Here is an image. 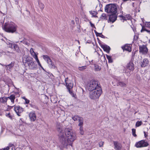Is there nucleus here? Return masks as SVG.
Returning <instances> with one entry per match:
<instances>
[{
	"label": "nucleus",
	"mask_w": 150,
	"mask_h": 150,
	"mask_svg": "<svg viewBox=\"0 0 150 150\" xmlns=\"http://www.w3.org/2000/svg\"><path fill=\"white\" fill-rule=\"evenodd\" d=\"M68 78H67L65 79V80L66 87L70 94L72 97H74V94L72 91V88L73 86V84L71 81H68Z\"/></svg>",
	"instance_id": "0eeeda50"
},
{
	"label": "nucleus",
	"mask_w": 150,
	"mask_h": 150,
	"mask_svg": "<svg viewBox=\"0 0 150 150\" xmlns=\"http://www.w3.org/2000/svg\"><path fill=\"white\" fill-rule=\"evenodd\" d=\"M71 23L73 24H74V22L73 20L71 21Z\"/></svg>",
	"instance_id": "603ef678"
},
{
	"label": "nucleus",
	"mask_w": 150,
	"mask_h": 150,
	"mask_svg": "<svg viewBox=\"0 0 150 150\" xmlns=\"http://www.w3.org/2000/svg\"><path fill=\"white\" fill-rule=\"evenodd\" d=\"M90 23L91 25V26L92 28H96V27L91 22H90Z\"/></svg>",
	"instance_id": "c03bdc74"
},
{
	"label": "nucleus",
	"mask_w": 150,
	"mask_h": 150,
	"mask_svg": "<svg viewBox=\"0 0 150 150\" xmlns=\"http://www.w3.org/2000/svg\"><path fill=\"white\" fill-rule=\"evenodd\" d=\"M42 68V69L43 70H44V69L42 67V66H41V67H40Z\"/></svg>",
	"instance_id": "864d4df0"
},
{
	"label": "nucleus",
	"mask_w": 150,
	"mask_h": 150,
	"mask_svg": "<svg viewBox=\"0 0 150 150\" xmlns=\"http://www.w3.org/2000/svg\"><path fill=\"white\" fill-rule=\"evenodd\" d=\"M14 44L12 43H9V47L10 48H11L12 49H13V45Z\"/></svg>",
	"instance_id": "a19ab883"
},
{
	"label": "nucleus",
	"mask_w": 150,
	"mask_h": 150,
	"mask_svg": "<svg viewBox=\"0 0 150 150\" xmlns=\"http://www.w3.org/2000/svg\"><path fill=\"white\" fill-rule=\"evenodd\" d=\"M132 134L133 135L134 137H137V135L136 134V129H132Z\"/></svg>",
	"instance_id": "c9c22d12"
},
{
	"label": "nucleus",
	"mask_w": 150,
	"mask_h": 150,
	"mask_svg": "<svg viewBox=\"0 0 150 150\" xmlns=\"http://www.w3.org/2000/svg\"><path fill=\"white\" fill-rule=\"evenodd\" d=\"M7 100V97H3L0 98V102L1 103L4 104L6 103Z\"/></svg>",
	"instance_id": "5701e85b"
},
{
	"label": "nucleus",
	"mask_w": 150,
	"mask_h": 150,
	"mask_svg": "<svg viewBox=\"0 0 150 150\" xmlns=\"http://www.w3.org/2000/svg\"><path fill=\"white\" fill-rule=\"evenodd\" d=\"M89 91L90 92L89 93V97L91 99L94 100L98 99L102 93V88Z\"/></svg>",
	"instance_id": "20e7f679"
},
{
	"label": "nucleus",
	"mask_w": 150,
	"mask_h": 150,
	"mask_svg": "<svg viewBox=\"0 0 150 150\" xmlns=\"http://www.w3.org/2000/svg\"><path fill=\"white\" fill-rule=\"evenodd\" d=\"M40 7L41 9H43L44 7V4L42 3H39Z\"/></svg>",
	"instance_id": "ea45409f"
},
{
	"label": "nucleus",
	"mask_w": 150,
	"mask_h": 150,
	"mask_svg": "<svg viewBox=\"0 0 150 150\" xmlns=\"http://www.w3.org/2000/svg\"><path fill=\"white\" fill-rule=\"evenodd\" d=\"M100 35H99V37H100L102 38H105V36L103 35L102 34V33H99Z\"/></svg>",
	"instance_id": "37998d69"
},
{
	"label": "nucleus",
	"mask_w": 150,
	"mask_h": 150,
	"mask_svg": "<svg viewBox=\"0 0 150 150\" xmlns=\"http://www.w3.org/2000/svg\"><path fill=\"white\" fill-rule=\"evenodd\" d=\"M87 67L86 66H83L81 67H79L78 68L79 69L80 71H83L84 69H86Z\"/></svg>",
	"instance_id": "72a5a7b5"
},
{
	"label": "nucleus",
	"mask_w": 150,
	"mask_h": 150,
	"mask_svg": "<svg viewBox=\"0 0 150 150\" xmlns=\"http://www.w3.org/2000/svg\"><path fill=\"white\" fill-rule=\"evenodd\" d=\"M122 18L123 20H127V19L125 17L123 16H122Z\"/></svg>",
	"instance_id": "8fccbe9b"
},
{
	"label": "nucleus",
	"mask_w": 150,
	"mask_h": 150,
	"mask_svg": "<svg viewBox=\"0 0 150 150\" xmlns=\"http://www.w3.org/2000/svg\"><path fill=\"white\" fill-rule=\"evenodd\" d=\"M128 17H129V18H128L127 19H130V16H128Z\"/></svg>",
	"instance_id": "6e6d98bb"
},
{
	"label": "nucleus",
	"mask_w": 150,
	"mask_h": 150,
	"mask_svg": "<svg viewBox=\"0 0 150 150\" xmlns=\"http://www.w3.org/2000/svg\"><path fill=\"white\" fill-rule=\"evenodd\" d=\"M25 103L28 104L29 103L30 101L29 100L27 99H26L25 100Z\"/></svg>",
	"instance_id": "49530a36"
},
{
	"label": "nucleus",
	"mask_w": 150,
	"mask_h": 150,
	"mask_svg": "<svg viewBox=\"0 0 150 150\" xmlns=\"http://www.w3.org/2000/svg\"><path fill=\"white\" fill-rule=\"evenodd\" d=\"M116 14L112 13V14L109 16V19L110 22L113 23L116 21L117 18Z\"/></svg>",
	"instance_id": "2eb2a0df"
},
{
	"label": "nucleus",
	"mask_w": 150,
	"mask_h": 150,
	"mask_svg": "<svg viewBox=\"0 0 150 150\" xmlns=\"http://www.w3.org/2000/svg\"><path fill=\"white\" fill-rule=\"evenodd\" d=\"M22 98L24 99L25 100L26 99H27L26 98H25V97H22Z\"/></svg>",
	"instance_id": "3c124183"
},
{
	"label": "nucleus",
	"mask_w": 150,
	"mask_h": 150,
	"mask_svg": "<svg viewBox=\"0 0 150 150\" xmlns=\"http://www.w3.org/2000/svg\"><path fill=\"white\" fill-rule=\"evenodd\" d=\"M94 32L96 34V35H97V34H99V33H98L95 30H94Z\"/></svg>",
	"instance_id": "09e8293b"
},
{
	"label": "nucleus",
	"mask_w": 150,
	"mask_h": 150,
	"mask_svg": "<svg viewBox=\"0 0 150 150\" xmlns=\"http://www.w3.org/2000/svg\"><path fill=\"white\" fill-rule=\"evenodd\" d=\"M126 85V83L123 81H118L117 83V86H120L121 87H124Z\"/></svg>",
	"instance_id": "4be33fe9"
},
{
	"label": "nucleus",
	"mask_w": 150,
	"mask_h": 150,
	"mask_svg": "<svg viewBox=\"0 0 150 150\" xmlns=\"http://www.w3.org/2000/svg\"><path fill=\"white\" fill-rule=\"evenodd\" d=\"M13 45V48L17 52H19L20 50L18 45L15 44H14Z\"/></svg>",
	"instance_id": "bb28decb"
},
{
	"label": "nucleus",
	"mask_w": 150,
	"mask_h": 150,
	"mask_svg": "<svg viewBox=\"0 0 150 150\" xmlns=\"http://www.w3.org/2000/svg\"><path fill=\"white\" fill-rule=\"evenodd\" d=\"M15 1L16 2L17 1H18V0H15Z\"/></svg>",
	"instance_id": "bf43d9fd"
},
{
	"label": "nucleus",
	"mask_w": 150,
	"mask_h": 150,
	"mask_svg": "<svg viewBox=\"0 0 150 150\" xmlns=\"http://www.w3.org/2000/svg\"><path fill=\"white\" fill-rule=\"evenodd\" d=\"M97 36H99V35H100V34H97V35H96Z\"/></svg>",
	"instance_id": "5fc2aeb1"
},
{
	"label": "nucleus",
	"mask_w": 150,
	"mask_h": 150,
	"mask_svg": "<svg viewBox=\"0 0 150 150\" xmlns=\"http://www.w3.org/2000/svg\"><path fill=\"white\" fill-rule=\"evenodd\" d=\"M100 18L102 20H107V17L105 14L103 13L100 17Z\"/></svg>",
	"instance_id": "a878e982"
},
{
	"label": "nucleus",
	"mask_w": 150,
	"mask_h": 150,
	"mask_svg": "<svg viewBox=\"0 0 150 150\" xmlns=\"http://www.w3.org/2000/svg\"><path fill=\"white\" fill-rule=\"evenodd\" d=\"M14 62H12L10 64L8 65H5L4 66L6 67L7 69L10 70L14 66Z\"/></svg>",
	"instance_id": "412c9836"
},
{
	"label": "nucleus",
	"mask_w": 150,
	"mask_h": 150,
	"mask_svg": "<svg viewBox=\"0 0 150 150\" xmlns=\"http://www.w3.org/2000/svg\"><path fill=\"white\" fill-rule=\"evenodd\" d=\"M25 64H27L31 69H35L37 65L33 61V59L31 58H27L26 59Z\"/></svg>",
	"instance_id": "423d86ee"
},
{
	"label": "nucleus",
	"mask_w": 150,
	"mask_h": 150,
	"mask_svg": "<svg viewBox=\"0 0 150 150\" xmlns=\"http://www.w3.org/2000/svg\"><path fill=\"white\" fill-rule=\"evenodd\" d=\"M29 117L31 121L34 122L36 119V114L34 112H32L29 114Z\"/></svg>",
	"instance_id": "4468645a"
},
{
	"label": "nucleus",
	"mask_w": 150,
	"mask_h": 150,
	"mask_svg": "<svg viewBox=\"0 0 150 150\" xmlns=\"http://www.w3.org/2000/svg\"><path fill=\"white\" fill-rule=\"evenodd\" d=\"M79 127L80 133L81 135H83L84 134V131L83 129V126H79Z\"/></svg>",
	"instance_id": "7c9ffc66"
},
{
	"label": "nucleus",
	"mask_w": 150,
	"mask_h": 150,
	"mask_svg": "<svg viewBox=\"0 0 150 150\" xmlns=\"http://www.w3.org/2000/svg\"><path fill=\"white\" fill-rule=\"evenodd\" d=\"M19 42L27 45H28L29 44L28 42L25 39H24L23 40L19 41Z\"/></svg>",
	"instance_id": "c756f323"
},
{
	"label": "nucleus",
	"mask_w": 150,
	"mask_h": 150,
	"mask_svg": "<svg viewBox=\"0 0 150 150\" xmlns=\"http://www.w3.org/2000/svg\"><path fill=\"white\" fill-rule=\"evenodd\" d=\"M103 142H100L99 143V146L100 147H101L103 146Z\"/></svg>",
	"instance_id": "79ce46f5"
},
{
	"label": "nucleus",
	"mask_w": 150,
	"mask_h": 150,
	"mask_svg": "<svg viewBox=\"0 0 150 150\" xmlns=\"http://www.w3.org/2000/svg\"><path fill=\"white\" fill-rule=\"evenodd\" d=\"M126 67L127 69L131 71H133L134 69V64L131 62H129L127 64Z\"/></svg>",
	"instance_id": "f3484780"
},
{
	"label": "nucleus",
	"mask_w": 150,
	"mask_h": 150,
	"mask_svg": "<svg viewBox=\"0 0 150 150\" xmlns=\"http://www.w3.org/2000/svg\"><path fill=\"white\" fill-rule=\"evenodd\" d=\"M148 52V49L144 45L139 47V52L143 54H146Z\"/></svg>",
	"instance_id": "ddd939ff"
},
{
	"label": "nucleus",
	"mask_w": 150,
	"mask_h": 150,
	"mask_svg": "<svg viewBox=\"0 0 150 150\" xmlns=\"http://www.w3.org/2000/svg\"><path fill=\"white\" fill-rule=\"evenodd\" d=\"M87 88L89 91H92L102 88L100 82L95 80L91 81L87 84Z\"/></svg>",
	"instance_id": "7ed1b4c3"
},
{
	"label": "nucleus",
	"mask_w": 150,
	"mask_h": 150,
	"mask_svg": "<svg viewBox=\"0 0 150 150\" xmlns=\"http://www.w3.org/2000/svg\"><path fill=\"white\" fill-rule=\"evenodd\" d=\"M148 145L147 142L144 140H142L137 142L135 144V146L137 148H141L147 146Z\"/></svg>",
	"instance_id": "1a4fd4ad"
},
{
	"label": "nucleus",
	"mask_w": 150,
	"mask_h": 150,
	"mask_svg": "<svg viewBox=\"0 0 150 150\" xmlns=\"http://www.w3.org/2000/svg\"><path fill=\"white\" fill-rule=\"evenodd\" d=\"M30 52L31 55L34 58H35L36 56L38 57L35 52L33 51V49L32 48H31L30 50Z\"/></svg>",
	"instance_id": "b1692460"
},
{
	"label": "nucleus",
	"mask_w": 150,
	"mask_h": 150,
	"mask_svg": "<svg viewBox=\"0 0 150 150\" xmlns=\"http://www.w3.org/2000/svg\"><path fill=\"white\" fill-rule=\"evenodd\" d=\"M94 66L95 71H98L100 70V68H99V65L98 64H94Z\"/></svg>",
	"instance_id": "cd10ccee"
},
{
	"label": "nucleus",
	"mask_w": 150,
	"mask_h": 150,
	"mask_svg": "<svg viewBox=\"0 0 150 150\" xmlns=\"http://www.w3.org/2000/svg\"><path fill=\"white\" fill-rule=\"evenodd\" d=\"M149 43H150V39H149Z\"/></svg>",
	"instance_id": "4d7b16f0"
},
{
	"label": "nucleus",
	"mask_w": 150,
	"mask_h": 150,
	"mask_svg": "<svg viewBox=\"0 0 150 150\" xmlns=\"http://www.w3.org/2000/svg\"><path fill=\"white\" fill-rule=\"evenodd\" d=\"M78 43H79V40H78Z\"/></svg>",
	"instance_id": "052dcab7"
},
{
	"label": "nucleus",
	"mask_w": 150,
	"mask_h": 150,
	"mask_svg": "<svg viewBox=\"0 0 150 150\" xmlns=\"http://www.w3.org/2000/svg\"><path fill=\"white\" fill-rule=\"evenodd\" d=\"M78 43H79V40H78Z\"/></svg>",
	"instance_id": "680f3d73"
},
{
	"label": "nucleus",
	"mask_w": 150,
	"mask_h": 150,
	"mask_svg": "<svg viewBox=\"0 0 150 150\" xmlns=\"http://www.w3.org/2000/svg\"><path fill=\"white\" fill-rule=\"evenodd\" d=\"M144 135L145 137H146L148 136L147 133L146 132H144Z\"/></svg>",
	"instance_id": "de8ad7c7"
},
{
	"label": "nucleus",
	"mask_w": 150,
	"mask_h": 150,
	"mask_svg": "<svg viewBox=\"0 0 150 150\" xmlns=\"http://www.w3.org/2000/svg\"><path fill=\"white\" fill-rule=\"evenodd\" d=\"M117 6L113 4H107L105 7V11L108 13H117Z\"/></svg>",
	"instance_id": "39448f33"
},
{
	"label": "nucleus",
	"mask_w": 150,
	"mask_h": 150,
	"mask_svg": "<svg viewBox=\"0 0 150 150\" xmlns=\"http://www.w3.org/2000/svg\"><path fill=\"white\" fill-rule=\"evenodd\" d=\"M101 47L106 52L109 53L110 48L109 46L105 45H101Z\"/></svg>",
	"instance_id": "a211bd4d"
},
{
	"label": "nucleus",
	"mask_w": 150,
	"mask_h": 150,
	"mask_svg": "<svg viewBox=\"0 0 150 150\" xmlns=\"http://www.w3.org/2000/svg\"><path fill=\"white\" fill-rule=\"evenodd\" d=\"M6 117H9L11 119H12V116L10 115V114L9 112L8 113H6Z\"/></svg>",
	"instance_id": "58836bf2"
},
{
	"label": "nucleus",
	"mask_w": 150,
	"mask_h": 150,
	"mask_svg": "<svg viewBox=\"0 0 150 150\" xmlns=\"http://www.w3.org/2000/svg\"><path fill=\"white\" fill-rule=\"evenodd\" d=\"M145 31L147 33L150 34V30L148 29L146 27H142V29L141 30V32H142L143 31Z\"/></svg>",
	"instance_id": "393cba45"
},
{
	"label": "nucleus",
	"mask_w": 150,
	"mask_h": 150,
	"mask_svg": "<svg viewBox=\"0 0 150 150\" xmlns=\"http://www.w3.org/2000/svg\"><path fill=\"white\" fill-rule=\"evenodd\" d=\"M72 119L74 121H78L79 122L78 126H83V118L82 117L76 115L72 117Z\"/></svg>",
	"instance_id": "9d476101"
},
{
	"label": "nucleus",
	"mask_w": 150,
	"mask_h": 150,
	"mask_svg": "<svg viewBox=\"0 0 150 150\" xmlns=\"http://www.w3.org/2000/svg\"><path fill=\"white\" fill-rule=\"evenodd\" d=\"M106 56L108 60L109 63H111L113 62V60L111 56L107 54L106 55Z\"/></svg>",
	"instance_id": "c85d7f7f"
},
{
	"label": "nucleus",
	"mask_w": 150,
	"mask_h": 150,
	"mask_svg": "<svg viewBox=\"0 0 150 150\" xmlns=\"http://www.w3.org/2000/svg\"><path fill=\"white\" fill-rule=\"evenodd\" d=\"M90 13L93 16V17H96V16L97 14V12L95 11H91L90 12Z\"/></svg>",
	"instance_id": "2f4dec72"
},
{
	"label": "nucleus",
	"mask_w": 150,
	"mask_h": 150,
	"mask_svg": "<svg viewBox=\"0 0 150 150\" xmlns=\"http://www.w3.org/2000/svg\"><path fill=\"white\" fill-rule=\"evenodd\" d=\"M35 59L36 61L38 63V65L40 67H41V65L38 59V57L36 56L35 58Z\"/></svg>",
	"instance_id": "e433bc0d"
},
{
	"label": "nucleus",
	"mask_w": 150,
	"mask_h": 150,
	"mask_svg": "<svg viewBox=\"0 0 150 150\" xmlns=\"http://www.w3.org/2000/svg\"><path fill=\"white\" fill-rule=\"evenodd\" d=\"M17 26L13 22L6 23L4 25V30L8 33H13L15 32L17 29Z\"/></svg>",
	"instance_id": "f03ea898"
},
{
	"label": "nucleus",
	"mask_w": 150,
	"mask_h": 150,
	"mask_svg": "<svg viewBox=\"0 0 150 150\" xmlns=\"http://www.w3.org/2000/svg\"><path fill=\"white\" fill-rule=\"evenodd\" d=\"M122 48L123 50H125L129 52L131 51V47L130 46L128 45H125L124 46L122 47Z\"/></svg>",
	"instance_id": "6ab92c4d"
},
{
	"label": "nucleus",
	"mask_w": 150,
	"mask_h": 150,
	"mask_svg": "<svg viewBox=\"0 0 150 150\" xmlns=\"http://www.w3.org/2000/svg\"><path fill=\"white\" fill-rule=\"evenodd\" d=\"M9 149V147L7 146L6 148H4V149H0V150H8Z\"/></svg>",
	"instance_id": "a18cd8bd"
},
{
	"label": "nucleus",
	"mask_w": 150,
	"mask_h": 150,
	"mask_svg": "<svg viewBox=\"0 0 150 150\" xmlns=\"http://www.w3.org/2000/svg\"><path fill=\"white\" fill-rule=\"evenodd\" d=\"M149 63L148 59L147 58H144L143 61L141 62L140 64L142 67H145L149 64Z\"/></svg>",
	"instance_id": "dca6fc26"
},
{
	"label": "nucleus",
	"mask_w": 150,
	"mask_h": 150,
	"mask_svg": "<svg viewBox=\"0 0 150 150\" xmlns=\"http://www.w3.org/2000/svg\"><path fill=\"white\" fill-rule=\"evenodd\" d=\"M57 130L60 132L58 134L59 141L63 146L68 145L72 146L73 142L76 139L75 134L69 129H66L64 132L62 130V127L60 123L57 124Z\"/></svg>",
	"instance_id": "f257e3e1"
},
{
	"label": "nucleus",
	"mask_w": 150,
	"mask_h": 150,
	"mask_svg": "<svg viewBox=\"0 0 150 150\" xmlns=\"http://www.w3.org/2000/svg\"><path fill=\"white\" fill-rule=\"evenodd\" d=\"M30 105H31L32 107V105L31 104H30Z\"/></svg>",
	"instance_id": "13d9d810"
},
{
	"label": "nucleus",
	"mask_w": 150,
	"mask_h": 150,
	"mask_svg": "<svg viewBox=\"0 0 150 150\" xmlns=\"http://www.w3.org/2000/svg\"><path fill=\"white\" fill-rule=\"evenodd\" d=\"M13 107H14V110L17 115L18 116H21V113L24 110L23 108L21 107L19 105H15Z\"/></svg>",
	"instance_id": "9b49d317"
},
{
	"label": "nucleus",
	"mask_w": 150,
	"mask_h": 150,
	"mask_svg": "<svg viewBox=\"0 0 150 150\" xmlns=\"http://www.w3.org/2000/svg\"><path fill=\"white\" fill-rule=\"evenodd\" d=\"M145 26L146 27L150 28V22H146L145 24Z\"/></svg>",
	"instance_id": "4c0bfd02"
},
{
	"label": "nucleus",
	"mask_w": 150,
	"mask_h": 150,
	"mask_svg": "<svg viewBox=\"0 0 150 150\" xmlns=\"http://www.w3.org/2000/svg\"><path fill=\"white\" fill-rule=\"evenodd\" d=\"M7 99L8 98L10 100L11 102L13 103L14 102L15 99V96L14 94H12L9 97H7Z\"/></svg>",
	"instance_id": "aec40b11"
},
{
	"label": "nucleus",
	"mask_w": 150,
	"mask_h": 150,
	"mask_svg": "<svg viewBox=\"0 0 150 150\" xmlns=\"http://www.w3.org/2000/svg\"><path fill=\"white\" fill-rule=\"evenodd\" d=\"M114 149L115 150H121L122 147V145L121 143L117 141L113 142Z\"/></svg>",
	"instance_id": "f8f14e48"
},
{
	"label": "nucleus",
	"mask_w": 150,
	"mask_h": 150,
	"mask_svg": "<svg viewBox=\"0 0 150 150\" xmlns=\"http://www.w3.org/2000/svg\"><path fill=\"white\" fill-rule=\"evenodd\" d=\"M43 59L47 62L49 66L52 69H54L55 66L49 57L47 55H43Z\"/></svg>",
	"instance_id": "6e6552de"
},
{
	"label": "nucleus",
	"mask_w": 150,
	"mask_h": 150,
	"mask_svg": "<svg viewBox=\"0 0 150 150\" xmlns=\"http://www.w3.org/2000/svg\"><path fill=\"white\" fill-rule=\"evenodd\" d=\"M142 124V121H137L136 123L135 126L136 127H139L141 126Z\"/></svg>",
	"instance_id": "473e14b6"
},
{
	"label": "nucleus",
	"mask_w": 150,
	"mask_h": 150,
	"mask_svg": "<svg viewBox=\"0 0 150 150\" xmlns=\"http://www.w3.org/2000/svg\"><path fill=\"white\" fill-rule=\"evenodd\" d=\"M125 72L126 75L128 76H129L131 75L130 71H128L127 69L125 70Z\"/></svg>",
	"instance_id": "f704fd0d"
}]
</instances>
